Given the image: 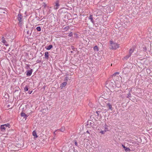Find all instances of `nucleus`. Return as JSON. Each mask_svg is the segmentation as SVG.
<instances>
[{
  "mask_svg": "<svg viewBox=\"0 0 152 152\" xmlns=\"http://www.w3.org/2000/svg\"><path fill=\"white\" fill-rule=\"evenodd\" d=\"M21 115L22 116L24 117V118H26L27 117V115L25 113H21Z\"/></svg>",
  "mask_w": 152,
  "mask_h": 152,
  "instance_id": "4468645a",
  "label": "nucleus"
},
{
  "mask_svg": "<svg viewBox=\"0 0 152 152\" xmlns=\"http://www.w3.org/2000/svg\"><path fill=\"white\" fill-rule=\"evenodd\" d=\"M59 6V5L58 3V1H56V5L54 6V9L56 10H57L58 9V7Z\"/></svg>",
  "mask_w": 152,
  "mask_h": 152,
  "instance_id": "6e6552de",
  "label": "nucleus"
},
{
  "mask_svg": "<svg viewBox=\"0 0 152 152\" xmlns=\"http://www.w3.org/2000/svg\"><path fill=\"white\" fill-rule=\"evenodd\" d=\"M43 0H40L41 1H42Z\"/></svg>",
  "mask_w": 152,
  "mask_h": 152,
  "instance_id": "72a5a7b5",
  "label": "nucleus"
},
{
  "mask_svg": "<svg viewBox=\"0 0 152 152\" xmlns=\"http://www.w3.org/2000/svg\"><path fill=\"white\" fill-rule=\"evenodd\" d=\"M65 130V129H64V128H62L61 129H60V130L62 132H64V131Z\"/></svg>",
  "mask_w": 152,
  "mask_h": 152,
  "instance_id": "b1692460",
  "label": "nucleus"
},
{
  "mask_svg": "<svg viewBox=\"0 0 152 152\" xmlns=\"http://www.w3.org/2000/svg\"><path fill=\"white\" fill-rule=\"evenodd\" d=\"M107 129V127H105V129Z\"/></svg>",
  "mask_w": 152,
  "mask_h": 152,
  "instance_id": "473e14b6",
  "label": "nucleus"
},
{
  "mask_svg": "<svg viewBox=\"0 0 152 152\" xmlns=\"http://www.w3.org/2000/svg\"><path fill=\"white\" fill-rule=\"evenodd\" d=\"M72 33L71 32L69 34V37H71L72 36Z\"/></svg>",
  "mask_w": 152,
  "mask_h": 152,
  "instance_id": "bb28decb",
  "label": "nucleus"
},
{
  "mask_svg": "<svg viewBox=\"0 0 152 152\" xmlns=\"http://www.w3.org/2000/svg\"><path fill=\"white\" fill-rule=\"evenodd\" d=\"M110 48L111 49H116L119 47V45L116 43L113 42L112 41H110Z\"/></svg>",
  "mask_w": 152,
  "mask_h": 152,
  "instance_id": "f03ea898",
  "label": "nucleus"
},
{
  "mask_svg": "<svg viewBox=\"0 0 152 152\" xmlns=\"http://www.w3.org/2000/svg\"><path fill=\"white\" fill-rule=\"evenodd\" d=\"M36 29L38 31H40L41 30V29L40 26L37 27L36 28Z\"/></svg>",
  "mask_w": 152,
  "mask_h": 152,
  "instance_id": "5701e85b",
  "label": "nucleus"
},
{
  "mask_svg": "<svg viewBox=\"0 0 152 152\" xmlns=\"http://www.w3.org/2000/svg\"><path fill=\"white\" fill-rule=\"evenodd\" d=\"M96 113L97 114V115H98L100 113V111H96Z\"/></svg>",
  "mask_w": 152,
  "mask_h": 152,
  "instance_id": "393cba45",
  "label": "nucleus"
},
{
  "mask_svg": "<svg viewBox=\"0 0 152 152\" xmlns=\"http://www.w3.org/2000/svg\"><path fill=\"white\" fill-rule=\"evenodd\" d=\"M122 146L124 148V150L126 152L129 151H130V149L129 148H126L124 145H122Z\"/></svg>",
  "mask_w": 152,
  "mask_h": 152,
  "instance_id": "9d476101",
  "label": "nucleus"
},
{
  "mask_svg": "<svg viewBox=\"0 0 152 152\" xmlns=\"http://www.w3.org/2000/svg\"><path fill=\"white\" fill-rule=\"evenodd\" d=\"M18 19L19 21V25L20 26H21L22 25V21L23 20L22 16L21 14H19L18 15Z\"/></svg>",
  "mask_w": 152,
  "mask_h": 152,
  "instance_id": "20e7f679",
  "label": "nucleus"
},
{
  "mask_svg": "<svg viewBox=\"0 0 152 152\" xmlns=\"http://www.w3.org/2000/svg\"><path fill=\"white\" fill-rule=\"evenodd\" d=\"M106 86L110 90L111 92L110 96H104V99H107L110 98V96L113 95V92L116 93L117 88L121 86V82L120 81H108L106 83Z\"/></svg>",
  "mask_w": 152,
  "mask_h": 152,
  "instance_id": "f257e3e1",
  "label": "nucleus"
},
{
  "mask_svg": "<svg viewBox=\"0 0 152 152\" xmlns=\"http://www.w3.org/2000/svg\"><path fill=\"white\" fill-rule=\"evenodd\" d=\"M75 143L76 146L77 145V144L76 141H75Z\"/></svg>",
  "mask_w": 152,
  "mask_h": 152,
  "instance_id": "cd10ccee",
  "label": "nucleus"
},
{
  "mask_svg": "<svg viewBox=\"0 0 152 152\" xmlns=\"http://www.w3.org/2000/svg\"><path fill=\"white\" fill-rule=\"evenodd\" d=\"M42 6L44 7V9L46 7H47V5L45 3L43 2L42 3Z\"/></svg>",
  "mask_w": 152,
  "mask_h": 152,
  "instance_id": "aec40b11",
  "label": "nucleus"
},
{
  "mask_svg": "<svg viewBox=\"0 0 152 152\" xmlns=\"http://www.w3.org/2000/svg\"><path fill=\"white\" fill-rule=\"evenodd\" d=\"M133 52V50L132 49H130L129 50V55H127L126 56H125L124 58L125 59H127L129 58V57L131 56V55L132 53Z\"/></svg>",
  "mask_w": 152,
  "mask_h": 152,
  "instance_id": "0eeeda50",
  "label": "nucleus"
},
{
  "mask_svg": "<svg viewBox=\"0 0 152 152\" xmlns=\"http://www.w3.org/2000/svg\"><path fill=\"white\" fill-rule=\"evenodd\" d=\"M140 141V139L139 137L136 136H134V144L135 143H137Z\"/></svg>",
  "mask_w": 152,
  "mask_h": 152,
  "instance_id": "39448f33",
  "label": "nucleus"
},
{
  "mask_svg": "<svg viewBox=\"0 0 152 152\" xmlns=\"http://www.w3.org/2000/svg\"><path fill=\"white\" fill-rule=\"evenodd\" d=\"M10 126L9 124H6L4 125H1V129L2 131H4L6 129V127H8L9 128L10 127L9 126Z\"/></svg>",
  "mask_w": 152,
  "mask_h": 152,
  "instance_id": "423d86ee",
  "label": "nucleus"
},
{
  "mask_svg": "<svg viewBox=\"0 0 152 152\" xmlns=\"http://www.w3.org/2000/svg\"><path fill=\"white\" fill-rule=\"evenodd\" d=\"M106 132V130H105L104 131H101L99 133H100L101 134H104Z\"/></svg>",
  "mask_w": 152,
  "mask_h": 152,
  "instance_id": "412c9836",
  "label": "nucleus"
},
{
  "mask_svg": "<svg viewBox=\"0 0 152 152\" xmlns=\"http://www.w3.org/2000/svg\"><path fill=\"white\" fill-rule=\"evenodd\" d=\"M73 52V51H71V53H72Z\"/></svg>",
  "mask_w": 152,
  "mask_h": 152,
  "instance_id": "2f4dec72",
  "label": "nucleus"
},
{
  "mask_svg": "<svg viewBox=\"0 0 152 152\" xmlns=\"http://www.w3.org/2000/svg\"><path fill=\"white\" fill-rule=\"evenodd\" d=\"M52 47L53 46L52 45H50L47 47V48H46V49L48 50H49L52 48Z\"/></svg>",
  "mask_w": 152,
  "mask_h": 152,
  "instance_id": "f3484780",
  "label": "nucleus"
},
{
  "mask_svg": "<svg viewBox=\"0 0 152 152\" xmlns=\"http://www.w3.org/2000/svg\"><path fill=\"white\" fill-rule=\"evenodd\" d=\"M92 15H90L89 16V19L91 20V22L94 23V21L93 20V18L92 17Z\"/></svg>",
  "mask_w": 152,
  "mask_h": 152,
  "instance_id": "f8f14e48",
  "label": "nucleus"
},
{
  "mask_svg": "<svg viewBox=\"0 0 152 152\" xmlns=\"http://www.w3.org/2000/svg\"><path fill=\"white\" fill-rule=\"evenodd\" d=\"M9 51V50L8 49V50H6L5 51V52H8Z\"/></svg>",
  "mask_w": 152,
  "mask_h": 152,
  "instance_id": "c756f323",
  "label": "nucleus"
},
{
  "mask_svg": "<svg viewBox=\"0 0 152 152\" xmlns=\"http://www.w3.org/2000/svg\"><path fill=\"white\" fill-rule=\"evenodd\" d=\"M69 27H66L64 28V29H65V30H67L69 29Z\"/></svg>",
  "mask_w": 152,
  "mask_h": 152,
  "instance_id": "a878e982",
  "label": "nucleus"
},
{
  "mask_svg": "<svg viewBox=\"0 0 152 152\" xmlns=\"http://www.w3.org/2000/svg\"><path fill=\"white\" fill-rule=\"evenodd\" d=\"M94 50L98 51L99 50L97 46H96L94 48Z\"/></svg>",
  "mask_w": 152,
  "mask_h": 152,
  "instance_id": "dca6fc26",
  "label": "nucleus"
},
{
  "mask_svg": "<svg viewBox=\"0 0 152 152\" xmlns=\"http://www.w3.org/2000/svg\"><path fill=\"white\" fill-rule=\"evenodd\" d=\"M119 72H116L113 75V77L115 81H120L121 77L119 75Z\"/></svg>",
  "mask_w": 152,
  "mask_h": 152,
  "instance_id": "7ed1b4c3",
  "label": "nucleus"
},
{
  "mask_svg": "<svg viewBox=\"0 0 152 152\" xmlns=\"http://www.w3.org/2000/svg\"><path fill=\"white\" fill-rule=\"evenodd\" d=\"M66 82H64L62 83L61 84V86L62 88L64 87L66 84Z\"/></svg>",
  "mask_w": 152,
  "mask_h": 152,
  "instance_id": "2eb2a0df",
  "label": "nucleus"
},
{
  "mask_svg": "<svg viewBox=\"0 0 152 152\" xmlns=\"http://www.w3.org/2000/svg\"><path fill=\"white\" fill-rule=\"evenodd\" d=\"M34 137V138H37L38 137V136L37 135L36 132L35 131H34L32 133Z\"/></svg>",
  "mask_w": 152,
  "mask_h": 152,
  "instance_id": "ddd939ff",
  "label": "nucleus"
},
{
  "mask_svg": "<svg viewBox=\"0 0 152 152\" xmlns=\"http://www.w3.org/2000/svg\"><path fill=\"white\" fill-rule=\"evenodd\" d=\"M45 56L46 58H48V53L46 52L45 53Z\"/></svg>",
  "mask_w": 152,
  "mask_h": 152,
  "instance_id": "6ab92c4d",
  "label": "nucleus"
},
{
  "mask_svg": "<svg viewBox=\"0 0 152 152\" xmlns=\"http://www.w3.org/2000/svg\"><path fill=\"white\" fill-rule=\"evenodd\" d=\"M106 103L107 104V106L108 107L109 109L112 110V106L111 104L110 103H106Z\"/></svg>",
  "mask_w": 152,
  "mask_h": 152,
  "instance_id": "1a4fd4ad",
  "label": "nucleus"
},
{
  "mask_svg": "<svg viewBox=\"0 0 152 152\" xmlns=\"http://www.w3.org/2000/svg\"><path fill=\"white\" fill-rule=\"evenodd\" d=\"M32 73V72L31 71H28L26 75L28 76H30L31 75Z\"/></svg>",
  "mask_w": 152,
  "mask_h": 152,
  "instance_id": "a211bd4d",
  "label": "nucleus"
},
{
  "mask_svg": "<svg viewBox=\"0 0 152 152\" xmlns=\"http://www.w3.org/2000/svg\"><path fill=\"white\" fill-rule=\"evenodd\" d=\"M132 69V66L130 67Z\"/></svg>",
  "mask_w": 152,
  "mask_h": 152,
  "instance_id": "7c9ffc66",
  "label": "nucleus"
},
{
  "mask_svg": "<svg viewBox=\"0 0 152 152\" xmlns=\"http://www.w3.org/2000/svg\"><path fill=\"white\" fill-rule=\"evenodd\" d=\"M24 89L25 91H26L28 90V88L27 86H26L24 88Z\"/></svg>",
  "mask_w": 152,
  "mask_h": 152,
  "instance_id": "4be33fe9",
  "label": "nucleus"
},
{
  "mask_svg": "<svg viewBox=\"0 0 152 152\" xmlns=\"http://www.w3.org/2000/svg\"><path fill=\"white\" fill-rule=\"evenodd\" d=\"M32 92V91H28V93L29 94H31V93Z\"/></svg>",
  "mask_w": 152,
  "mask_h": 152,
  "instance_id": "c85d7f7f",
  "label": "nucleus"
},
{
  "mask_svg": "<svg viewBox=\"0 0 152 152\" xmlns=\"http://www.w3.org/2000/svg\"><path fill=\"white\" fill-rule=\"evenodd\" d=\"M2 42L6 46H7L8 45V44H7V42L5 40V38L4 37H2Z\"/></svg>",
  "mask_w": 152,
  "mask_h": 152,
  "instance_id": "9b49d317",
  "label": "nucleus"
}]
</instances>
